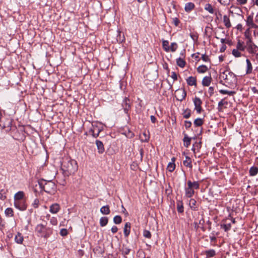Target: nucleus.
I'll return each mask as SVG.
<instances>
[{
	"label": "nucleus",
	"instance_id": "nucleus-1",
	"mask_svg": "<svg viewBox=\"0 0 258 258\" xmlns=\"http://www.w3.org/2000/svg\"><path fill=\"white\" fill-rule=\"evenodd\" d=\"M60 168L64 176L69 177L77 171L78 166L76 160L66 157L62 159Z\"/></svg>",
	"mask_w": 258,
	"mask_h": 258
},
{
	"label": "nucleus",
	"instance_id": "nucleus-2",
	"mask_svg": "<svg viewBox=\"0 0 258 258\" xmlns=\"http://www.w3.org/2000/svg\"><path fill=\"white\" fill-rule=\"evenodd\" d=\"M38 184L41 191L44 190L45 192L50 194H54L56 190V185L52 181H47L43 179H41L38 180Z\"/></svg>",
	"mask_w": 258,
	"mask_h": 258
},
{
	"label": "nucleus",
	"instance_id": "nucleus-3",
	"mask_svg": "<svg viewBox=\"0 0 258 258\" xmlns=\"http://www.w3.org/2000/svg\"><path fill=\"white\" fill-rule=\"evenodd\" d=\"M35 232L38 236L47 239L52 234L53 229L42 224H39L36 225Z\"/></svg>",
	"mask_w": 258,
	"mask_h": 258
},
{
	"label": "nucleus",
	"instance_id": "nucleus-4",
	"mask_svg": "<svg viewBox=\"0 0 258 258\" xmlns=\"http://www.w3.org/2000/svg\"><path fill=\"white\" fill-rule=\"evenodd\" d=\"M220 78L221 79V83H222V80H225V83L230 85H235L237 82L236 75L233 73L228 71L221 72L220 74Z\"/></svg>",
	"mask_w": 258,
	"mask_h": 258
},
{
	"label": "nucleus",
	"instance_id": "nucleus-5",
	"mask_svg": "<svg viewBox=\"0 0 258 258\" xmlns=\"http://www.w3.org/2000/svg\"><path fill=\"white\" fill-rule=\"evenodd\" d=\"M13 119L10 117L3 116L0 111V126L5 129L6 132H10L16 128L15 126L12 125Z\"/></svg>",
	"mask_w": 258,
	"mask_h": 258
},
{
	"label": "nucleus",
	"instance_id": "nucleus-6",
	"mask_svg": "<svg viewBox=\"0 0 258 258\" xmlns=\"http://www.w3.org/2000/svg\"><path fill=\"white\" fill-rule=\"evenodd\" d=\"M193 101L195 105V110H196L198 113H201L203 110L202 107V101L200 98L195 97Z\"/></svg>",
	"mask_w": 258,
	"mask_h": 258
},
{
	"label": "nucleus",
	"instance_id": "nucleus-7",
	"mask_svg": "<svg viewBox=\"0 0 258 258\" xmlns=\"http://www.w3.org/2000/svg\"><path fill=\"white\" fill-rule=\"evenodd\" d=\"M186 96V92L184 89H178L176 91L175 97L176 99L178 101H182L185 99Z\"/></svg>",
	"mask_w": 258,
	"mask_h": 258
},
{
	"label": "nucleus",
	"instance_id": "nucleus-8",
	"mask_svg": "<svg viewBox=\"0 0 258 258\" xmlns=\"http://www.w3.org/2000/svg\"><path fill=\"white\" fill-rule=\"evenodd\" d=\"M14 206L16 208L22 211L26 210L27 207V205L25 200L14 201Z\"/></svg>",
	"mask_w": 258,
	"mask_h": 258
},
{
	"label": "nucleus",
	"instance_id": "nucleus-9",
	"mask_svg": "<svg viewBox=\"0 0 258 258\" xmlns=\"http://www.w3.org/2000/svg\"><path fill=\"white\" fill-rule=\"evenodd\" d=\"M246 48L249 53L258 55V46L254 43L249 45Z\"/></svg>",
	"mask_w": 258,
	"mask_h": 258
},
{
	"label": "nucleus",
	"instance_id": "nucleus-10",
	"mask_svg": "<svg viewBox=\"0 0 258 258\" xmlns=\"http://www.w3.org/2000/svg\"><path fill=\"white\" fill-rule=\"evenodd\" d=\"M60 210V206L57 203L52 204L49 207V212L52 214H57Z\"/></svg>",
	"mask_w": 258,
	"mask_h": 258
},
{
	"label": "nucleus",
	"instance_id": "nucleus-11",
	"mask_svg": "<svg viewBox=\"0 0 258 258\" xmlns=\"http://www.w3.org/2000/svg\"><path fill=\"white\" fill-rule=\"evenodd\" d=\"M246 25L249 27V28H257L258 26L255 24L253 22V16L249 15L246 19Z\"/></svg>",
	"mask_w": 258,
	"mask_h": 258
},
{
	"label": "nucleus",
	"instance_id": "nucleus-12",
	"mask_svg": "<svg viewBox=\"0 0 258 258\" xmlns=\"http://www.w3.org/2000/svg\"><path fill=\"white\" fill-rule=\"evenodd\" d=\"M185 195L187 198H191L195 194L194 189L191 187V185H187V187H185Z\"/></svg>",
	"mask_w": 258,
	"mask_h": 258
},
{
	"label": "nucleus",
	"instance_id": "nucleus-13",
	"mask_svg": "<svg viewBox=\"0 0 258 258\" xmlns=\"http://www.w3.org/2000/svg\"><path fill=\"white\" fill-rule=\"evenodd\" d=\"M186 83L188 85L192 86H197V79L196 77L190 76L186 79Z\"/></svg>",
	"mask_w": 258,
	"mask_h": 258
},
{
	"label": "nucleus",
	"instance_id": "nucleus-14",
	"mask_svg": "<svg viewBox=\"0 0 258 258\" xmlns=\"http://www.w3.org/2000/svg\"><path fill=\"white\" fill-rule=\"evenodd\" d=\"M96 145L97 147L98 152L99 154L103 153L104 152V147L103 143L99 140H96Z\"/></svg>",
	"mask_w": 258,
	"mask_h": 258
},
{
	"label": "nucleus",
	"instance_id": "nucleus-15",
	"mask_svg": "<svg viewBox=\"0 0 258 258\" xmlns=\"http://www.w3.org/2000/svg\"><path fill=\"white\" fill-rule=\"evenodd\" d=\"M195 5L193 3L189 2L186 3L184 6V10L187 13L190 12L194 9Z\"/></svg>",
	"mask_w": 258,
	"mask_h": 258
},
{
	"label": "nucleus",
	"instance_id": "nucleus-16",
	"mask_svg": "<svg viewBox=\"0 0 258 258\" xmlns=\"http://www.w3.org/2000/svg\"><path fill=\"white\" fill-rule=\"evenodd\" d=\"M128 101H129L128 98L125 97L122 103V106L124 109V111L127 114L128 113V111L129 109V104H128Z\"/></svg>",
	"mask_w": 258,
	"mask_h": 258
},
{
	"label": "nucleus",
	"instance_id": "nucleus-17",
	"mask_svg": "<svg viewBox=\"0 0 258 258\" xmlns=\"http://www.w3.org/2000/svg\"><path fill=\"white\" fill-rule=\"evenodd\" d=\"M203 253L206 254V258H211L216 255V251L213 249L205 250Z\"/></svg>",
	"mask_w": 258,
	"mask_h": 258
},
{
	"label": "nucleus",
	"instance_id": "nucleus-18",
	"mask_svg": "<svg viewBox=\"0 0 258 258\" xmlns=\"http://www.w3.org/2000/svg\"><path fill=\"white\" fill-rule=\"evenodd\" d=\"M246 68L245 73L246 75L250 74L252 73V64L248 59H246Z\"/></svg>",
	"mask_w": 258,
	"mask_h": 258
},
{
	"label": "nucleus",
	"instance_id": "nucleus-19",
	"mask_svg": "<svg viewBox=\"0 0 258 258\" xmlns=\"http://www.w3.org/2000/svg\"><path fill=\"white\" fill-rule=\"evenodd\" d=\"M212 78L211 76L205 77L202 80V85L204 86H209L211 82Z\"/></svg>",
	"mask_w": 258,
	"mask_h": 258
},
{
	"label": "nucleus",
	"instance_id": "nucleus-20",
	"mask_svg": "<svg viewBox=\"0 0 258 258\" xmlns=\"http://www.w3.org/2000/svg\"><path fill=\"white\" fill-rule=\"evenodd\" d=\"M24 238L22 234L18 232L15 237V241L18 244H22L23 242Z\"/></svg>",
	"mask_w": 258,
	"mask_h": 258
},
{
	"label": "nucleus",
	"instance_id": "nucleus-21",
	"mask_svg": "<svg viewBox=\"0 0 258 258\" xmlns=\"http://www.w3.org/2000/svg\"><path fill=\"white\" fill-rule=\"evenodd\" d=\"M172 160V162H169L167 165V170L170 172H173L174 169H175V164L174 163V161H175V158L174 157H173L171 159Z\"/></svg>",
	"mask_w": 258,
	"mask_h": 258
},
{
	"label": "nucleus",
	"instance_id": "nucleus-22",
	"mask_svg": "<svg viewBox=\"0 0 258 258\" xmlns=\"http://www.w3.org/2000/svg\"><path fill=\"white\" fill-rule=\"evenodd\" d=\"M24 193L22 191L17 192L14 196V201L24 200Z\"/></svg>",
	"mask_w": 258,
	"mask_h": 258
},
{
	"label": "nucleus",
	"instance_id": "nucleus-23",
	"mask_svg": "<svg viewBox=\"0 0 258 258\" xmlns=\"http://www.w3.org/2000/svg\"><path fill=\"white\" fill-rule=\"evenodd\" d=\"M183 164L184 166L190 169H191L192 167L191 160L188 156H186L185 157V160L183 161Z\"/></svg>",
	"mask_w": 258,
	"mask_h": 258
},
{
	"label": "nucleus",
	"instance_id": "nucleus-24",
	"mask_svg": "<svg viewBox=\"0 0 258 258\" xmlns=\"http://www.w3.org/2000/svg\"><path fill=\"white\" fill-rule=\"evenodd\" d=\"M246 46L244 45V42L238 40L236 44V49L240 50L241 51H244L246 48Z\"/></svg>",
	"mask_w": 258,
	"mask_h": 258
},
{
	"label": "nucleus",
	"instance_id": "nucleus-25",
	"mask_svg": "<svg viewBox=\"0 0 258 258\" xmlns=\"http://www.w3.org/2000/svg\"><path fill=\"white\" fill-rule=\"evenodd\" d=\"M191 138L188 137L186 134H184V137L183 139V145L184 147L187 148L190 144Z\"/></svg>",
	"mask_w": 258,
	"mask_h": 258
},
{
	"label": "nucleus",
	"instance_id": "nucleus-26",
	"mask_svg": "<svg viewBox=\"0 0 258 258\" xmlns=\"http://www.w3.org/2000/svg\"><path fill=\"white\" fill-rule=\"evenodd\" d=\"M177 210L178 213H182L184 211L183 205L182 201L178 200L176 203Z\"/></svg>",
	"mask_w": 258,
	"mask_h": 258
},
{
	"label": "nucleus",
	"instance_id": "nucleus-27",
	"mask_svg": "<svg viewBox=\"0 0 258 258\" xmlns=\"http://www.w3.org/2000/svg\"><path fill=\"white\" fill-rule=\"evenodd\" d=\"M223 23L227 28H229L231 27L229 17L227 15L223 16Z\"/></svg>",
	"mask_w": 258,
	"mask_h": 258
},
{
	"label": "nucleus",
	"instance_id": "nucleus-28",
	"mask_svg": "<svg viewBox=\"0 0 258 258\" xmlns=\"http://www.w3.org/2000/svg\"><path fill=\"white\" fill-rule=\"evenodd\" d=\"M100 212L104 215H108L110 213L109 206L108 205H106L100 208Z\"/></svg>",
	"mask_w": 258,
	"mask_h": 258
},
{
	"label": "nucleus",
	"instance_id": "nucleus-29",
	"mask_svg": "<svg viewBox=\"0 0 258 258\" xmlns=\"http://www.w3.org/2000/svg\"><path fill=\"white\" fill-rule=\"evenodd\" d=\"M187 185H191V187L194 189H199L200 187V184L198 181L191 182L190 180H188L187 183Z\"/></svg>",
	"mask_w": 258,
	"mask_h": 258
},
{
	"label": "nucleus",
	"instance_id": "nucleus-30",
	"mask_svg": "<svg viewBox=\"0 0 258 258\" xmlns=\"http://www.w3.org/2000/svg\"><path fill=\"white\" fill-rule=\"evenodd\" d=\"M208 68L206 65H201L197 68V72L202 74L206 72L208 70Z\"/></svg>",
	"mask_w": 258,
	"mask_h": 258
},
{
	"label": "nucleus",
	"instance_id": "nucleus-31",
	"mask_svg": "<svg viewBox=\"0 0 258 258\" xmlns=\"http://www.w3.org/2000/svg\"><path fill=\"white\" fill-rule=\"evenodd\" d=\"M176 63L178 66L183 68L185 67L186 62L183 58L179 57L176 59Z\"/></svg>",
	"mask_w": 258,
	"mask_h": 258
},
{
	"label": "nucleus",
	"instance_id": "nucleus-32",
	"mask_svg": "<svg viewBox=\"0 0 258 258\" xmlns=\"http://www.w3.org/2000/svg\"><path fill=\"white\" fill-rule=\"evenodd\" d=\"M141 140L143 142H147L150 139L148 133L144 132L142 135L140 136Z\"/></svg>",
	"mask_w": 258,
	"mask_h": 258
},
{
	"label": "nucleus",
	"instance_id": "nucleus-33",
	"mask_svg": "<svg viewBox=\"0 0 258 258\" xmlns=\"http://www.w3.org/2000/svg\"><path fill=\"white\" fill-rule=\"evenodd\" d=\"M162 47L165 51L169 52L170 51L169 41L168 40H162Z\"/></svg>",
	"mask_w": 258,
	"mask_h": 258
},
{
	"label": "nucleus",
	"instance_id": "nucleus-34",
	"mask_svg": "<svg viewBox=\"0 0 258 258\" xmlns=\"http://www.w3.org/2000/svg\"><path fill=\"white\" fill-rule=\"evenodd\" d=\"M201 148V142H196L192 146V151L195 153L196 151H199L200 149Z\"/></svg>",
	"mask_w": 258,
	"mask_h": 258
},
{
	"label": "nucleus",
	"instance_id": "nucleus-35",
	"mask_svg": "<svg viewBox=\"0 0 258 258\" xmlns=\"http://www.w3.org/2000/svg\"><path fill=\"white\" fill-rule=\"evenodd\" d=\"M249 175L250 176H255L258 173V167L255 166L251 167L249 171Z\"/></svg>",
	"mask_w": 258,
	"mask_h": 258
},
{
	"label": "nucleus",
	"instance_id": "nucleus-36",
	"mask_svg": "<svg viewBox=\"0 0 258 258\" xmlns=\"http://www.w3.org/2000/svg\"><path fill=\"white\" fill-rule=\"evenodd\" d=\"M108 222V218L107 217H102L100 219L99 223L101 227L106 226Z\"/></svg>",
	"mask_w": 258,
	"mask_h": 258
},
{
	"label": "nucleus",
	"instance_id": "nucleus-37",
	"mask_svg": "<svg viewBox=\"0 0 258 258\" xmlns=\"http://www.w3.org/2000/svg\"><path fill=\"white\" fill-rule=\"evenodd\" d=\"M182 114L183 118L186 119L188 118L191 115V110L189 108H186L185 109L183 110V112Z\"/></svg>",
	"mask_w": 258,
	"mask_h": 258
},
{
	"label": "nucleus",
	"instance_id": "nucleus-38",
	"mask_svg": "<svg viewBox=\"0 0 258 258\" xmlns=\"http://www.w3.org/2000/svg\"><path fill=\"white\" fill-rule=\"evenodd\" d=\"M204 123V119L201 118L196 119L194 121V124L196 127L201 126Z\"/></svg>",
	"mask_w": 258,
	"mask_h": 258
},
{
	"label": "nucleus",
	"instance_id": "nucleus-39",
	"mask_svg": "<svg viewBox=\"0 0 258 258\" xmlns=\"http://www.w3.org/2000/svg\"><path fill=\"white\" fill-rule=\"evenodd\" d=\"M197 202L194 199H191L189 200V205L190 208L194 210H196L197 208V207L196 206Z\"/></svg>",
	"mask_w": 258,
	"mask_h": 258
},
{
	"label": "nucleus",
	"instance_id": "nucleus-40",
	"mask_svg": "<svg viewBox=\"0 0 258 258\" xmlns=\"http://www.w3.org/2000/svg\"><path fill=\"white\" fill-rule=\"evenodd\" d=\"M232 54L235 57H239L242 56L241 51L237 49L236 48L233 49L232 51Z\"/></svg>",
	"mask_w": 258,
	"mask_h": 258
},
{
	"label": "nucleus",
	"instance_id": "nucleus-41",
	"mask_svg": "<svg viewBox=\"0 0 258 258\" xmlns=\"http://www.w3.org/2000/svg\"><path fill=\"white\" fill-rule=\"evenodd\" d=\"M205 10L208 11L210 14L214 13V9L212 6L210 4H206L205 6Z\"/></svg>",
	"mask_w": 258,
	"mask_h": 258
},
{
	"label": "nucleus",
	"instance_id": "nucleus-42",
	"mask_svg": "<svg viewBox=\"0 0 258 258\" xmlns=\"http://www.w3.org/2000/svg\"><path fill=\"white\" fill-rule=\"evenodd\" d=\"M219 92L222 94H228L229 96H232L236 93V92L235 91H230L223 90V89L220 90Z\"/></svg>",
	"mask_w": 258,
	"mask_h": 258
},
{
	"label": "nucleus",
	"instance_id": "nucleus-43",
	"mask_svg": "<svg viewBox=\"0 0 258 258\" xmlns=\"http://www.w3.org/2000/svg\"><path fill=\"white\" fill-rule=\"evenodd\" d=\"M5 213L7 216L13 217L14 216V212L12 208H8L5 211Z\"/></svg>",
	"mask_w": 258,
	"mask_h": 258
},
{
	"label": "nucleus",
	"instance_id": "nucleus-44",
	"mask_svg": "<svg viewBox=\"0 0 258 258\" xmlns=\"http://www.w3.org/2000/svg\"><path fill=\"white\" fill-rule=\"evenodd\" d=\"M227 104L228 102L227 101H224V99H222L220 101L218 102L217 108L218 110L219 111H221L222 110V106L224 104L227 105Z\"/></svg>",
	"mask_w": 258,
	"mask_h": 258
},
{
	"label": "nucleus",
	"instance_id": "nucleus-45",
	"mask_svg": "<svg viewBox=\"0 0 258 258\" xmlns=\"http://www.w3.org/2000/svg\"><path fill=\"white\" fill-rule=\"evenodd\" d=\"M178 48V45L176 42H172L171 43L170 46H169L170 51L172 52H174Z\"/></svg>",
	"mask_w": 258,
	"mask_h": 258
},
{
	"label": "nucleus",
	"instance_id": "nucleus-46",
	"mask_svg": "<svg viewBox=\"0 0 258 258\" xmlns=\"http://www.w3.org/2000/svg\"><path fill=\"white\" fill-rule=\"evenodd\" d=\"M95 128H94L93 129L91 128L89 130V134H91L93 137L97 138L99 136V133L100 131H99V129H98L97 133H95Z\"/></svg>",
	"mask_w": 258,
	"mask_h": 258
},
{
	"label": "nucleus",
	"instance_id": "nucleus-47",
	"mask_svg": "<svg viewBox=\"0 0 258 258\" xmlns=\"http://www.w3.org/2000/svg\"><path fill=\"white\" fill-rule=\"evenodd\" d=\"M122 218L120 216L116 215L113 218V222L116 224H120Z\"/></svg>",
	"mask_w": 258,
	"mask_h": 258
},
{
	"label": "nucleus",
	"instance_id": "nucleus-48",
	"mask_svg": "<svg viewBox=\"0 0 258 258\" xmlns=\"http://www.w3.org/2000/svg\"><path fill=\"white\" fill-rule=\"evenodd\" d=\"M6 191L4 189H1L0 190V199L4 201L6 199Z\"/></svg>",
	"mask_w": 258,
	"mask_h": 258
},
{
	"label": "nucleus",
	"instance_id": "nucleus-49",
	"mask_svg": "<svg viewBox=\"0 0 258 258\" xmlns=\"http://www.w3.org/2000/svg\"><path fill=\"white\" fill-rule=\"evenodd\" d=\"M221 227L223 228L225 232H227L231 229V225L230 223L228 224H222L221 225Z\"/></svg>",
	"mask_w": 258,
	"mask_h": 258
},
{
	"label": "nucleus",
	"instance_id": "nucleus-50",
	"mask_svg": "<svg viewBox=\"0 0 258 258\" xmlns=\"http://www.w3.org/2000/svg\"><path fill=\"white\" fill-rule=\"evenodd\" d=\"M201 59L205 62H211V60L209 58V56L206 54H202Z\"/></svg>",
	"mask_w": 258,
	"mask_h": 258
},
{
	"label": "nucleus",
	"instance_id": "nucleus-51",
	"mask_svg": "<svg viewBox=\"0 0 258 258\" xmlns=\"http://www.w3.org/2000/svg\"><path fill=\"white\" fill-rule=\"evenodd\" d=\"M128 224H129V223L126 222L125 223V224L124 225V227L123 232H124V234L125 237H127V236L129 235V231H128V230H127V227L128 226Z\"/></svg>",
	"mask_w": 258,
	"mask_h": 258
},
{
	"label": "nucleus",
	"instance_id": "nucleus-52",
	"mask_svg": "<svg viewBox=\"0 0 258 258\" xmlns=\"http://www.w3.org/2000/svg\"><path fill=\"white\" fill-rule=\"evenodd\" d=\"M39 205V200L38 199H35L34 200L33 202L32 203V206L33 207V208L36 209V208H38Z\"/></svg>",
	"mask_w": 258,
	"mask_h": 258
},
{
	"label": "nucleus",
	"instance_id": "nucleus-53",
	"mask_svg": "<svg viewBox=\"0 0 258 258\" xmlns=\"http://www.w3.org/2000/svg\"><path fill=\"white\" fill-rule=\"evenodd\" d=\"M143 235L144 237L147 238H150L151 237V234L150 232L148 230H145L143 232Z\"/></svg>",
	"mask_w": 258,
	"mask_h": 258
},
{
	"label": "nucleus",
	"instance_id": "nucleus-54",
	"mask_svg": "<svg viewBox=\"0 0 258 258\" xmlns=\"http://www.w3.org/2000/svg\"><path fill=\"white\" fill-rule=\"evenodd\" d=\"M50 223L54 226H55L57 224V220L56 217H52L50 220Z\"/></svg>",
	"mask_w": 258,
	"mask_h": 258
},
{
	"label": "nucleus",
	"instance_id": "nucleus-55",
	"mask_svg": "<svg viewBox=\"0 0 258 258\" xmlns=\"http://www.w3.org/2000/svg\"><path fill=\"white\" fill-rule=\"evenodd\" d=\"M172 23L175 26H178L180 21L177 17L172 18Z\"/></svg>",
	"mask_w": 258,
	"mask_h": 258
},
{
	"label": "nucleus",
	"instance_id": "nucleus-56",
	"mask_svg": "<svg viewBox=\"0 0 258 258\" xmlns=\"http://www.w3.org/2000/svg\"><path fill=\"white\" fill-rule=\"evenodd\" d=\"M219 3L224 6H228L230 4V0H218Z\"/></svg>",
	"mask_w": 258,
	"mask_h": 258
},
{
	"label": "nucleus",
	"instance_id": "nucleus-57",
	"mask_svg": "<svg viewBox=\"0 0 258 258\" xmlns=\"http://www.w3.org/2000/svg\"><path fill=\"white\" fill-rule=\"evenodd\" d=\"M184 126L186 129H188L191 126V122L190 121L185 120Z\"/></svg>",
	"mask_w": 258,
	"mask_h": 258
},
{
	"label": "nucleus",
	"instance_id": "nucleus-58",
	"mask_svg": "<svg viewBox=\"0 0 258 258\" xmlns=\"http://www.w3.org/2000/svg\"><path fill=\"white\" fill-rule=\"evenodd\" d=\"M68 230L66 229H61L60 231V234L61 236H64L68 234Z\"/></svg>",
	"mask_w": 258,
	"mask_h": 258
},
{
	"label": "nucleus",
	"instance_id": "nucleus-59",
	"mask_svg": "<svg viewBox=\"0 0 258 258\" xmlns=\"http://www.w3.org/2000/svg\"><path fill=\"white\" fill-rule=\"evenodd\" d=\"M189 35H190V37H191V38L194 40V42H196L198 40V36L197 34H195L194 33H190Z\"/></svg>",
	"mask_w": 258,
	"mask_h": 258
},
{
	"label": "nucleus",
	"instance_id": "nucleus-60",
	"mask_svg": "<svg viewBox=\"0 0 258 258\" xmlns=\"http://www.w3.org/2000/svg\"><path fill=\"white\" fill-rule=\"evenodd\" d=\"M211 234L212 235L210 236L211 242H216L217 240V238L215 236V234L214 232H212Z\"/></svg>",
	"mask_w": 258,
	"mask_h": 258
},
{
	"label": "nucleus",
	"instance_id": "nucleus-61",
	"mask_svg": "<svg viewBox=\"0 0 258 258\" xmlns=\"http://www.w3.org/2000/svg\"><path fill=\"white\" fill-rule=\"evenodd\" d=\"M126 131H125L124 132H122L121 130H120V133L124 135L126 137H127L128 134H129V127L128 126H126Z\"/></svg>",
	"mask_w": 258,
	"mask_h": 258
},
{
	"label": "nucleus",
	"instance_id": "nucleus-62",
	"mask_svg": "<svg viewBox=\"0 0 258 258\" xmlns=\"http://www.w3.org/2000/svg\"><path fill=\"white\" fill-rule=\"evenodd\" d=\"M214 87H210L208 89V93L210 95V97L212 96L214 94Z\"/></svg>",
	"mask_w": 258,
	"mask_h": 258
},
{
	"label": "nucleus",
	"instance_id": "nucleus-63",
	"mask_svg": "<svg viewBox=\"0 0 258 258\" xmlns=\"http://www.w3.org/2000/svg\"><path fill=\"white\" fill-rule=\"evenodd\" d=\"M171 77L173 79L174 81H176L177 80V75L175 72H172L171 73Z\"/></svg>",
	"mask_w": 258,
	"mask_h": 258
},
{
	"label": "nucleus",
	"instance_id": "nucleus-64",
	"mask_svg": "<svg viewBox=\"0 0 258 258\" xmlns=\"http://www.w3.org/2000/svg\"><path fill=\"white\" fill-rule=\"evenodd\" d=\"M253 43H254L252 42L251 38L250 37H248V39H247V41H246V47H247V46H249V45H250L251 44H253Z\"/></svg>",
	"mask_w": 258,
	"mask_h": 258
}]
</instances>
